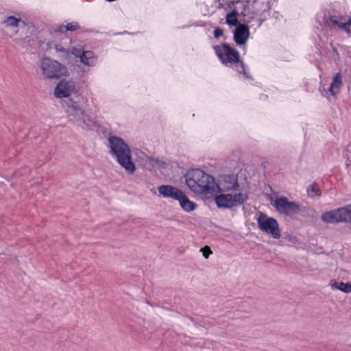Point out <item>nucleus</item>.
<instances>
[{
  "label": "nucleus",
  "mask_w": 351,
  "mask_h": 351,
  "mask_svg": "<svg viewBox=\"0 0 351 351\" xmlns=\"http://www.w3.org/2000/svg\"><path fill=\"white\" fill-rule=\"evenodd\" d=\"M110 154L116 158L117 163L129 175H133L136 170L132 160V150L129 145L121 137L110 135L108 137Z\"/></svg>",
  "instance_id": "1"
},
{
  "label": "nucleus",
  "mask_w": 351,
  "mask_h": 351,
  "mask_svg": "<svg viewBox=\"0 0 351 351\" xmlns=\"http://www.w3.org/2000/svg\"><path fill=\"white\" fill-rule=\"evenodd\" d=\"M185 182L191 191L197 195H213L215 178L200 169H191L184 174Z\"/></svg>",
  "instance_id": "2"
},
{
  "label": "nucleus",
  "mask_w": 351,
  "mask_h": 351,
  "mask_svg": "<svg viewBox=\"0 0 351 351\" xmlns=\"http://www.w3.org/2000/svg\"><path fill=\"white\" fill-rule=\"evenodd\" d=\"M213 48L223 64L228 66L234 64V69L239 75L247 80H253L247 66L241 60L239 52L234 47L224 43L221 45H215Z\"/></svg>",
  "instance_id": "3"
},
{
  "label": "nucleus",
  "mask_w": 351,
  "mask_h": 351,
  "mask_svg": "<svg viewBox=\"0 0 351 351\" xmlns=\"http://www.w3.org/2000/svg\"><path fill=\"white\" fill-rule=\"evenodd\" d=\"M67 115L76 121L82 128L93 130L95 121L85 112L84 97L76 90L72 97L66 100Z\"/></svg>",
  "instance_id": "4"
},
{
  "label": "nucleus",
  "mask_w": 351,
  "mask_h": 351,
  "mask_svg": "<svg viewBox=\"0 0 351 351\" xmlns=\"http://www.w3.org/2000/svg\"><path fill=\"white\" fill-rule=\"evenodd\" d=\"M38 66L43 79L58 80L62 77H69L70 73L66 66L59 62L48 57H43L39 60Z\"/></svg>",
  "instance_id": "5"
},
{
  "label": "nucleus",
  "mask_w": 351,
  "mask_h": 351,
  "mask_svg": "<svg viewBox=\"0 0 351 351\" xmlns=\"http://www.w3.org/2000/svg\"><path fill=\"white\" fill-rule=\"evenodd\" d=\"M258 228L267 233L275 239L281 237L280 226L278 221L271 217H269L264 213H260L256 219Z\"/></svg>",
  "instance_id": "6"
},
{
  "label": "nucleus",
  "mask_w": 351,
  "mask_h": 351,
  "mask_svg": "<svg viewBox=\"0 0 351 351\" xmlns=\"http://www.w3.org/2000/svg\"><path fill=\"white\" fill-rule=\"evenodd\" d=\"M247 199V195L242 193H236L234 195L230 193H221L215 195V202L219 208L227 209L240 206Z\"/></svg>",
  "instance_id": "7"
},
{
  "label": "nucleus",
  "mask_w": 351,
  "mask_h": 351,
  "mask_svg": "<svg viewBox=\"0 0 351 351\" xmlns=\"http://www.w3.org/2000/svg\"><path fill=\"white\" fill-rule=\"evenodd\" d=\"M321 219L324 222L330 223L351 222V204L325 212L322 215Z\"/></svg>",
  "instance_id": "8"
},
{
  "label": "nucleus",
  "mask_w": 351,
  "mask_h": 351,
  "mask_svg": "<svg viewBox=\"0 0 351 351\" xmlns=\"http://www.w3.org/2000/svg\"><path fill=\"white\" fill-rule=\"evenodd\" d=\"M239 189L238 176L235 174H222L219 176L218 182H215V193L229 191H237Z\"/></svg>",
  "instance_id": "9"
},
{
  "label": "nucleus",
  "mask_w": 351,
  "mask_h": 351,
  "mask_svg": "<svg viewBox=\"0 0 351 351\" xmlns=\"http://www.w3.org/2000/svg\"><path fill=\"white\" fill-rule=\"evenodd\" d=\"M274 206L278 212L286 215L295 214L300 210L299 204L295 202H290L285 197H278Z\"/></svg>",
  "instance_id": "10"
},
{
  "label": "nucleus",
  "mask_w": 351,
  "mask_h": 351,
  "mask_svg": "<svg viewBox=\"0 0 351 351\" xmlns=\"http://www.w3.org/2000/svg\"><path fill=\"white\" fill-rule=\"evenodd\" d=\"M75 90V82L73 80H62L54 89V95L57 98L69 97Z\"/></svg>",
  "instance_id": "11"
},
{
  "label": "nucleus",
  "mask_w": 351,
  "mask_h": 351,
  "mask_svg": "<svg viewBox=\"0 0 351 351\" xmlns=\"http://www.w3.org/2000/svg\"><path fill=\"white\" fill-rule=\"evenodd\" d=\"M250 35V27L246 24L239 25L233 31V40L237 45H245Z\"/></svg>",
  "instance_id": "12"
},
{
  "label": "nucleus",
  "mask_w": 351,
  "mask_h": 351,
  "mask_svg": "<svg viewBox=\"0 0 351 351\" xmlns=\"http://www.w3.org/2000/svg\"><path fill=\"white\" fill-rule=\"evenodd\" d=\"M158 192L163 197L177 200L182 191L171 185L164 184L158 187Z\"/></svg>",
  "instance_id": "13"
},
{
  "label": "nucleus",
  "mask_w": 351,
  "mask_h": 351,
  "mask_svg": "<svg viewBox=\"0 0 351 351\" xmlns=\"http://www.w3.org/2000/svg\"><path fill=\"white\" fill-rule=\"evenodd\" d=\"M243 15V21L242 24H246L249 26H256L260 27L263 23V20L260 18H258V10L253 12H247L245 10L242 12Z\"/></svg>",
  "instance_id": "14"
},
{
  "label": "nucleus",
  "mask_w": 351,
  "mask_h": 351,
  "mask_svg": "<svg viewBox=\"0 0 351 351\" xmlns=\"http://www.w3.org/2000/svg\"><path fill=\"white\" fill-rule=\"evenodd\" d=\"M342 75L340 72L336 73L333 76L332 81L330 86L326 90V93H329L332 96H337L340 92V88L342 86Z\"/></svg>",
  "instance_id": "15"
},
{
  "label": "nucleus",
  "mask_w": 351,
  "mask_h": 351,
  "mask_svg": "<svg viewBox=\"0 0 351 351\" xmlns=\"http://www.w3.org/2000/svg\"><path fill=\"white\" fill-rule=\"evenodd\" d=\"M180 202L181 208L186 212H191L196 208V204L191 201L186 194L182 191L177 199Z\"/></svg>",
  "instance_id": "16"
},
{
  "label": "nucleus",
  "mask_w": 351,
  "mask_h": 351,
  "mask_svg": "<svg viewBox=\"0 0 351 351\" xmlns=\"http://www.w3.org/2000/svg\"><path fill=\"white\" fill-rule=\"evenodd\" d=\"M80 62L88 66H93L97 63V58L91 51H82L80 56Z\"/></svg>",
  "instance_id": "17"
},
{
  "label": "nucleus",
  "mask_w": 351,
  "mask_h": 351,
  "mask_svg": "<svg viewBox=\"0 0 351 351\" xmlns=\"http://www.w3.org/2000/svg\"><path fill=\"white\" fill-rule=\"evenodd\" d=\"M328 18L334 27H337L341 29H343L346 21L347 20L346 16H341L336 14L335 12H333V14L329 13Z\"/></svg>",
  "instance_id": "18"
},
{
  "label": "nucleus",
  "mask_w": 351,
  "mask_h": 351,
  "mask_svg": "<svg viewBox=\"0 0 351 351\" xmlns=\"http://www.w3.org/2000/svg\"><path fill=\"white\" fill-rule=\"evenodd\" d=\"M238 12L233 9L231 10L229 13L226 14V23L230 26V27H234L235 28L237 27H239V25H243L242 23L239 22L238 20Z\"/></svg>",
  "instance_id": "19"
},
{
  "label": "nucleus",
  "mask_w": 351,
  "mask_h": 351,
  "mask_svg": "<svg viewBox=\"0 0 351 351\" xmlns=\"http://www.w3.org/2000/svg\"><path fill=\"white\" fill-rule=\"evenodd\" d=\"M308 196L313 199H318L321 197V192L319 185L313 182L306 189Z\"/></svg>",
  "instance_id": "20"
},
{
  "label": "nucleus",
  "mask_w": 351,
  "mask_h": 351,
  "mask_svg": "<svg viewBox=\"0 0 351 351\" xmlns=\"http://www.w3.org/2000/svg\"><path fill=\"white\" fill-rule=\"evenodd\" d=\"M139 158L141 160L143 169L152 171L154 168V163L151 161L153 157L149 156L145 153H141V156Z\"/></svg>",
  "instance_id": "21"
},
{
  "label": "nucleus",
  "mask_w": 351,
  "mask_h": 351,
  "mask_svg": "<svg viewBox=\"0 0 351 351\" xmlns=\"http://www.w3.org/2000/svg\"><path fill=\"white\" fill-rule=\"evenodd\" d=\"M332 288H335L343 293H351V282H336L335 281L332 285Z\"/></svg>",
  "instance_id": "22"
},
{
  "label": "nucleus",
  "mask_w": 351,
  "mask_h": 351,
  "mask_svg": "<svg viewBox=\"0 0 351 351\" xmlns=\"http://www.w3.org/2000/svg\"><path fill=\"white\" fill-rule=\"evenodd\" d=\"M247 3H251L252 5L258 3L259 0H245ZM261 3L262 5L261 8V14L264 12L268 11L270 9V1L269 0H261Z\"/></svg>",
  "instance_id": "23"
},
{
  "label": "nucleus",
  "mask_w": 351,
  "mask_h": 351,
  "mask_svg": "<svg viewBox=\"0 0 351 351\" xmlns=\"http://www.w3.org/2000/svg\"><path fill=\"white\" fill-rule=\"evenodd\" d=\"M21 21V19L20 18L18 19L14 16H10L7 17L4 22L7 26L14 27H17Z\"/></svg>",
  "instance_id": "24"
},
{
  "label": "nucleus",
  "mask_w": 351,
  "mask_h": 351,
  "mask_svg": "<svg viewBox=\"0 0 351 351\" xmlns=\"http://www.w3.org/2000/svg\"><path fill=\"white\" fill-rule=\"evenodd\" d=\"M152 162L154 163V168L157 167L160 169H166L168 166V163L164 160H160L158 158H154L151 159Z\"/></svg>",
  "instance_id": "25"
},
{
  "label": "nucleus",
  "mask_w": 351,
  "mask_h": 351,
  "mask_svg": "<svg viewBox=\"0 0 351 351\" xmlns=\"http://www.w3.org/2000/svg\"><path fill=\"white\" fill-rule=\"evenodd\" d=\"M78 29H80V25L75 21L68 23L65 25V31H66V32H68V31L73 32V31L77 30Z\"/></svg>",
  "instance_id": "26"
},
{
  "label": "nucleus",
  "mask_w": 351,
  "mask_h": 351,
  "mask_svg": "<svg viewBox=\"0 0 351 351\" xmlns=\"http://www.w3.org/2000/svg\"><path fill=\"white\" fill-rule=\"evenodd\" d=\"M331 56L333 58L335 62L340 60V55L338 51V48L336 46L332 45V54Z\"/></svg>",
  "instance_id": "27"
},
{
  "label": "nucleus",
  "mask_w": 351,
  "mask_h": 351,
  "mask_svg": "<svg viewBox=\"0 0 351 351\" xmlns=\"http://www.w3.org/2000/svg\"><path fill=\"white\" fill-rule=\"evenodd\" d=\"M213 36L215 38L218 39L220 37L223 36V30L219 27H217L215 28L213 31Z\"/></svg>",
  "instance_id": "28"
},
{
  "label": "nucleus",
  "mask_w": 351,
  "mask_h": 351,
  "mask_svg": "<svg viewBox=\"0 0 351 351\" xmlns=\"http://www.w3.org/2000/svg\"><path fill=\"white\" fill-rule=\"evenodd\" d=\"M200 251L202 252V255L205 258H208L209 255L212 253L210 249L207 246L202 248Z\"/></svg>",
  "instance_id": "29"
},
{
  "label": "nucleus",
  "mask_w": 351,
  "mask_h": 351,
  "mask_svg": "<svg viewBox=\"0 0 351 351\" xmlns=\"http://www.w3.org/2000/svg\"><path fill=\"white\" fill-rule=\"evenodd\" d=\"M343 30L351 34V19H348L346 20Z\"/></svg>",
  "instance_id": "30"
},
{
  "label": "nucleus",
  "mask_w": 351,
  "mask_h": 351,
  "mask_svg": "<svg viewBox=\"0 0 351 351\" xmlns=\"http://www.w3.org/2000/svg\"><path fill=\"white\" fill-rule=\"evenodd\" d=\"M54 32L56 33H62L65 34L66 31H65V26L63 25H58L53 29Z\"/></svg>",
  "instance_id": "31"
},
{
  "label": "nucleus",
  "mask_w": 351,
  "mask_h": 351,
  "mask_svg": "<svg viewBox=\"0 0 351 351\" xmlns=\"http://www.w3.org/2000/svg\"><path fill=\"white\" fill-rule=\"evenodd\" d=\"M226 0H215V7L217 9H221L224 7Z\"/></svg>",
  "instance_id": "32"
},
{
  "label": "nucleus",
  "mask_w": 351,
  "mask_h": 351,
  "mask_svg": "<svg viewBox=\"0 0 351 351\" xmlns=\"http://www.w3.org/2000/svg\"><path fill=\"white\" fill-rule=\"evenodd\" d=\"M284 239L295 243L297 241L296 237L291 234H287L284 236Z\"/></svg>",
  "instance_id": "33"
},
{
  "label": "nucleus",
  "mask_w": 351,
  "mask_h": 351,
  "mask_svg": "<svg viewBox=\"0 0 351 351\" xmlns=\"http://www.w3.org/2000/svg\"><path fill=\"white\" fill-rule=\"evenodd\" d=\"M73 53L76 56L80 58V54L82 53V51L81 49H74L73 51Z\"/></svg>",
  "instance_id": "34"
},
{
  "label": "nucleus",
  "mask_w": 351,
  "mask_h": 351,
  "mask_svg": "<svg viewBox=\"0 0 351 351\" xmlns=\"http://www.w3.org/2000/svg\"><path fill=\"white\" fill-rule=\"evenodd\" d=\"M56 50L57 51H64V49L63 47H60V48H58V46H56Z\"/></svg>",
  "instance_id": "35"
},
{
  "label": "nucleus",
  "mask_w": 351,
  "mask_h": 351,
  "mask_svg": "<svg viewBox=\"0 0 351 351\" xmlns=\"http://www.w3.org/2000/svg\"><path fill=\"white\" fill-rule=\"evenodd\" d=\"M129 34V32L125 31L123 32V33H121V32H118V33H116L114 34L115 35H119V34Z\"/></svg>",
  "instance_id": "36"
}]
</instances>
